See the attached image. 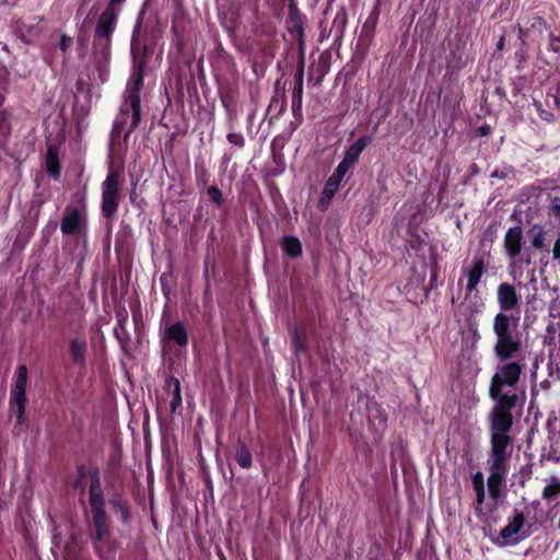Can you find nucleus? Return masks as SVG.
Masks as SVG:
<instances>
[{
	"mask_svg": "<svg viewBox=\"0 0 560 560\" xmlns=\"http://www.w3.org/2000/svg\"><path fill=\"white\" fill-rule=\"evenodd\" d=\"M491 448L487 459L490 475L487 479L489 497L486 495L485 478L481 471L471 476L475 492L474 511L480 520L488 518L500 505L503 497L505 479L509 474L511 442L490 441Z\"/></svg>",
	"mask_w": 560,
	"mask_h": 560,
	"instance_id": "f257e3e1",
	"label": "nucleus"
},
{
	"mask_svg": "<svg viewBox=\"0 0 560 560\" xmlns=\"http://www.w3.org/2000/svg\"><path fill=\"white\" fill-rule=\"evenodd\" d=\"M493 332L497 338L493 347L497 359L504 362L514 358L522 347L516 323L509 315L498 313L493 318Z\"/></svg>",
	"mask_w": 560,
	"mask_h": 560,
	"instance_id": "f03ea898",
	"label": "nucleus"
},
{
	"mask_svg": "<svg viewBox=\"0 0 560 560\" xmlns=\"http://www.w3.org/2000/svg\"><path fill=\"white\" fill-rule=\"evenodd\" d=\"M494 400L489 419H490V441L511 442L509 435L512 429L513 418L511 410L516 405L517 396H503L501 399Z\"/></svg>",
	"mask_w": 560,
	"mask_h": 560,
	"instance_id": "7ed1b4c3",
	"label": "nucleus"
},
{
	"mask_svg": "<svg viewBox=\"0 0 560 560\" xmlns=\"http://www.w3.org/2000/svg\"><path fill=\"white\" fill-rule=\"evenodd\" d=\"M522 372L523 365L516 361L498 365L490 382V398L501 399L503 396H516V394L503 392V389L504 387H514L518 383Z\"/></svg>",
	"mask_w": 560,
	"mask_h": 560,
	"instance_id": "20e7f679",
	"label": "nucleus"
},
{
	"mask_svg": "<svg viewBox=\"0 0 560 560\" xmlns=\"http://www.w3.org/2000/svg\"><path fill=\"white\" fill-rule=\"evenodd\" d=\"M143 85V77L141 72L135 73L129 80L125 91V102L121 106V113H131V121L128 133L132 132L140 122L141 105L140 91Z\"/></svg>",
	"mask_w": 560,
	"mask_h": 560,
	"instance_id": "39448f33",
	"label": "nucleus"
},
{
	"mask_svg": "<svg viewBox=\"0 0 560 560\" xmlns=\"http://www.w3.org/2000/svg\"><path fill=\"white\" fill-rule=\"evenodd\" d=\"M26 387L27 369L25 365H19L10 392V405L16 411V420L20 424L25 420Z\"/></svg>",
	"mask_w": 560,
	"mask_h": 560,
	"instance_id": "423d86ee",
	"label": "nucleus"
},
{
	"mask_svg": "<svg viewBox=\"0 0 560 560\" xmlns=\"http://www.w3.org/2000/svg\"><path fill=\"white\" fill-rule=\"evenodd\" d=\"M119 172L110 171L102 184V212L106 218L113 217L117 211L119 203Z\"/></svg>",
	"mask_w": 560,
	"mask_h": 560,
	"instance_id": "0eeeda50",
	"label": "nucleus"
},
{
	"mask_svg": "<svg viewBox=\"0 0 560 560\" xmlns=\"http://www.w3.org/2000/svg\"><path fill=\"white\" fill-rule=\"evenodd\" d=\"M525 524V516L522 512H516L509 523L500 530L493 542L499 547L513 546L523 539L522 528Z\"/></svg>",
	"mask_w": 560,
	"mask_h": 560,
	"instance_id": "6e6552de",
	"label": "nucleus"
},
{
	"mask_svg": "<svg viewBox=\"0 0 560 560\" xmlns=\"http://www.w3.org/2000/svg\"><path fill=\"white\" fill-rule=\"evenodd\" d=\"M523 232L520 226L510 228L504 236V247L511 258L509 266L511 277L516 280L522 276V270L516 268V256L520 255L522 249Z\"/></svg>",
	"mask_w": 560,
	"mask_h": 560,
	"instance_id": "1a4fd4ad",
	"label": "nucleus"
},
{
	"mask_svg": "<svg viewBox=\"0 0 560 560\" xmlns=\"http://www.w3.org/2000/svg\"><path fill=\"white\" fill-rule=\"evenodd\" d=\"M119 11V9L106 8L100 15L95 28V36L98 40L109 42L116 27Z\"/></svg>",
	"mask_w": 560,
	"mask_h": 560,
	"instance_id": "9d476101",
	"label": "nucleus"
},
{
	"mask_svg": "<svg viewBox=\"0 0 560 560\" xmlns=\"http://www.w3.org/2000/svg\"><path fill=\"white\" fill-rule=\"evenodd\" d=\"M83 223L84 217L82 212L77 207L67 206L60 224L61 232L67 235L77 234L80 232Z\"/></svg>",
	"mask_w": 560,
	"mask_h": 560,
	"instance_id": "9b49d317",
	"label": "nucleus"
},
{
	"mask_svg": "<svg viewBox=\"0 0 560 560\" xmlns=\"http://www.w3.org/2000/svg\"><path fill=\"white\" fill-rule=\"evenodd\" d=\"M162 342L165 347H170L171 345H175L179 348L186 347L188 345V334L185 325L177 322L166 327L162 336Z\"/></svg>",
	"mask_w": 560,
	"mask_h": 560,
	"instance_id": "f8f14e48",
	"label": "nucleus"
},
{
	"mask_svg": "<svg viewBox=\"0 0 560 560\" xmlns=\"http://www.w3.org/2000/svg\"><path fill=\"white\" fill-rule=\"evenodd\" d=\"M498 304L500 313L510 312L518 306L520 298L515 288L510 283H501L497 291Z\"/></svg>",
	"mask_w": 560,
	"mask_h": 560,
	"instance_id": "ddd939ff",
	"label": "nucleus"
},
{
	"mask_svg": "<svg viewBox=\"0 0 560 560\" xmlns=\"http://www.w3.org/2000/svg\"><path fill=\"white\" fill-rule=\"evenodd\" d=\"M485 271H486V266H485L483 258L476 257L472 260V265L467 272L468 279H467L466 288H467L468 292H472L474 290H476Z\"/></svg>",
	"mask_w": 560,
	"mask_h": 560,
	"instance_id": "4468645a",
	"label": "nucleus"
},
{
	"mask_svg": "<svg viewBox=\"0 0 560 560\" xmlns=\"http://www.w3.org/2000/svg\"><path fill=\"white\" fill-rule=\"evenodd\" d=\"M372 138L370 136L360 137L354 143H352L346 151L343 161L354 166L359 161L362 151L371 143Z\"/></svg>",
	"mask_w": 560,
	"mask_h": 560,
	"instance_id": "2eb2a0df",
	"label": "nucleus"
},
{
	"mask_svg": "<svg viewBox=\"0 0 560 560\" xmlns=\"http://www.w3.org/2000/svg\"><path fill=\"white\" fill-rule=\"evenodd\" d=\"M70 353L75 363L83 366L86 361V349L88 343L85 338L83 337H75L70 340L69 343Z\"/></svg>",
	"mask_w": 560,
	"mask_h": 560,
	"instance_id": "dca6fc26",
	"label": "nucleus"
},
{
	"mask_svg": "<svg viewBox=\"0 0 560 560\" xmlns=\"http://www.w3.org/2000/svg\"><path fill=\"white\" fill-rule=\"evenodd\" d=\"M165 389L172 397L170 407L172 411L175 412L177 408L182 406V390L179 380L176 377L167 378L165 382Z\"/></svg>",
	"mask_w": 560,
	"mask_h": 560,
	"instance_id": "f3484780",
	"label": "nucleus"
},
{
	"mask_svg": "<svg viewBox=\"0 0 560 560\" xmlns=\"http://www.w3.org/2000/svg\"><path fill=\"white\" fill-rule=\"evenodd\" d=\"M281 247L283 253L290 258H298L303 253L301 241L293 235H285L282 237Z\"/></svg>",
	"mask_w": 560,
	"mask_h": 560,
	"instance_id": "a211bd4d",
	"label": "nucleus"
},
{
	"mask_svg": "<svg viewBox=\"0 0 560 560\" xmlns=\"http://www.w3.org/2000/svg\"><path fill=\"white\" fill-rule=\"evenodd\" d=\"M90 505L91 511L104 509L103 490L101 488L100 479L94 478L90 486Z\"/></svg>",
	"mask_w": 560,
	"mask_h": 560,
	"instance_id": "6ab92c4d",
	"label": "nucleus"
},
{
	"mask_svg": "<svg viewBox=\"0 0 560 560\" xmlns=\"http://www.w3.org/2000/svg\"><path fill=\"white\" fill-rule=\"evenodd\" d=\"M235 459L240 467L247 469L252 466V454L248 447L243 443L238 442L236 446Z\"/></svg>",
	"mask_w": 560,
	"mask_h": 560,
	"instance_id": "aec40b11",
	"label": "nucleus"
},
{
	"mask_svg": "<svg viewBox=\"0 0 560 560\" xmlns=\"http://www.w3.org/2000/svg\"><path fill=\"white\" fill-rule=\"evenodd\" d=\"M341 182L342 180L332 175L329 176L322 192V202H329L332 199L334 195L339 189Z\"/></svg>",
	"mask_w": 560,
	"mask_h": 560,
	"instance_id": "412c9836",
	"label": "nucleus"
},
{
	"mask_svg": "<svg viewBox=\"0 0 560 560\" xmlns=\"http://www.w3.org/2000/svg\"><path fill=\"white\" fill-rule=\"evenodd\" d=\"M94 528H107L105 509L92 511Z\"/></svg>",
	"mask_w": 560,
	"mask_h": 560,
	"instance_id": "4be33fe9",
	"label": "nucleus"
},
{
	"mask_svg": "<svg viewBox=\"0 0 560 560\" xmlns=\"http://www.w3.org/2000/svg\"><path fill=\"white\" fill-rule=\"evenodd\" d=\"M351 167L353 166L342 160L331 175L342 180Z\"/></svg>",
	"mask_w": 560,
	"mask_h": 560,
	"instance_id": "5701e85b",
	"label": "nucleus"
},
{
	"mask_svg": "<svg viewBox=\"0 0 560 560\" xmlns=\"http://www.w3.org/2000/svg\"><path fill=\"white\" fill-rule=\"evenodd\" d=\"M207 194H208L209 198L211 199V201H213L214 203H217V205L222 203V201H223L222 192L220 191V189L217 186L208 187Z\"/></svg>",
	"mask_w": 560,
	"mask_h": 560,
	"instance_id": "b1692460",
	"label": "nucleus"
},
{
	"mask_svg": "<svg viewBox=\"0 0 560 560\" xmlns=\"http://www.w3.org/2000/svg\"><path fill=\"white\" fill-rule=\"evenodd\" d=\"M226 138L231 144L240 148L243 147L245 143L244 138L241 133H229Z\"/></svg>",
	"mask_w": 560,
	"mask_h": 560,
	"instance_id": "393cba45",
	"label": "nucleus"
},
{
	"mask_svg": "<svg viewBox=\"0 0 560 560\" xmlns=\"http://www.w3.org/2000/svg\"><path fill=\"white\" fill-rule=\"evenodd\" d=\"M47 167H48V172H49L50 175H52L55 177L58 175L57 162L51 156V151H49V156H48V161H47Z\"/></svg>",
	"mask_w": 560,
	"mask_h": 560,
	"instance_id": "a878e982",
	"label": "nucleus"
},
{
	"mask_svg": "<svg viewBox=\"0 0 560 560\" xmlns=\"http://www.w3.org/2000/svg\"><path fill=\"white\" fill-rule=\"evenodd\" d=\"M558 489L555 488V486H551L550 483L547 485L545 488H544V491H542V497L545 499H550L552 497H555L556 494H558Z\"/></svg>",
	"mask_w": 560,
	"mask_h": 560,
	"instance_id": "bb28decb",
	"label": "nucleus"
},
{
	"mask_svg": "<svg viewBox=\"0 0 560 560\" xmlns=\"http://www.w3.org/2000/svg\"><path fill=\"white\" fill-rule=\"evenodd\" d=\"M532 245L535 248H542L544 246V237L541 234L535 235L532 240Z\"/></svg>",
	"mask_w": 560,
	"mask_h": 560,
	"instance_id": "cd10ccee",
	"label": "nucleus"
},
{
	"mask_svg": "<svg viewBox=\"0 0 560 560\" xmlns=\"http://www.w3.org/2000/svg\"><path fill=\"white\" fill-rule=\"evenodd\" d=\"M108 528H95V541H101L107 535Z\"/></svg>",
	"mask_w": 560,
	"mask_h": 560,
	"instance_id": "c85d7f7f",
	"label": "nucleus"
},
{
	"mask_svg": "<svg viewBox=\"0 0 560 560\" xmlns=\"http://www.w3.org/2000/svg\"><path fill=\"white\" fill-rule=\"evenodd\" d=\"M551 207L557 215H560V198L555 197L551 201Z\"/></svg>",
	"mask_w": 560,
	"mask_h": 560,
	"instance_id": "c756f323",
	"label": "nucleus"
},
{
	"mask_svg": "<svg viewBox=\"0 0 560 560\" xmlns=\"http://www.w3.org/2000/svg\"><path fill=\"white\" fill-rule=\"evenodd\" d=\"M71 44V39L69 37H67L66 35H62L61 38H60V48L62 50H66Z\"/></svg>",
	"mask_w": 560,
	"mask_h": 560,
	"instance_id": "7c9ffc66",
	"label": "nucleus"
},
{
	"mask_svg": "<svg viewBox=\"0 0 560 560\" xmlns=\"http://www.w3.org/2000/svg\"><path fill=\"white\" fill-rule=\"evenodd\" d=\"M552 254L555 259H560V237L555 242Z\"/></svg>",
	"mask_w": 560,
	"mask_h": 560,
	"instance_id": "2f4dec72",
	"label": "nucleus"
},
{
	"mask_svg": "<svg viewBox=\"0 0 560 560\" xmlns=\"http://www.w3.org/2000/svg\"><path fill=\"white\" fill-rule=\"evenodd\" d=\"M207 177H208V173L206 170L202 168L199 172H197V180L198 182L206 183Z\"/></svg>",
	"mask_w": 560,
	"mask_h": 560,
	"instance_id": "473e14b6",
	"label": "nucleus"
},
{
	"mask_svg": "<svg viewBox=\"0 0 560 560\" xmlns=\"http://www.w3.org/2000/svg\"><path fill=\"white\" fill-rule=\"evenodd\" d=\"M478 131H479L480 136H488L491 132V128H490V126L485 125V126H481Z\"/></svg>",
	"mask_w": 560,
	"mask_h": 560,
	"instance_id": "72a5a7b5",
	"label": "nucleus"
},
{
	"mask_svg": "<svg viewBox=\"0 0 560 560\" xmlns=\"http://www.w3.org/2000/svg\"><path fill=\"white\" fill-rule=\"evenodd\" d=\"M124 2H125V0H110L107 8L118 9L117 7H119Z\"/></svg>",
	"mask_w": 560,
	"mask_h": 560,
	"instance_id": "f704fd0d",
	"label": "nucleus"
},
{
	"mask_svg": "<svg viewBox=\"0 0 560 560\" xmlns=\"http://www.w3.org/2000/svg\"><path fill=\"white\" fill-rule=\"evenodd\" d=\"M550 485L555 486V488L558 489V492H560V481L559 480H557L556 478H552Z\"/></svg>",
	"mask_w": 560,
	"mask_h": 560,
	"instance_id": "c9c22d12",
	"label": "nucleus"
},
{
	"mask_svg": "<svg viewBox=\"0 0 560 560\" xmlns=\"http://www.w3.org/2000/svg\"><path fill=\"white\" fill-rule=\"evenodd\" d=\"M121 516H122V521L127 522L129 515H128V511L126 509L121 510Z\"/></svg>",
	"mask_w": 560,
	"mask_h": 560,
	"instance_id": "e433bc0d",
	"label": "nucleus"
},
{
	"mask_svg": "<svg viewBox=\"0 0 560 560\" xmlns=\"http://www.w3.org/2000/svg\"><path fill=\"white\" fill-rule=\"evenodd\" d=\"M377 419H378V423L380 424H382V423H384L386 421V418L383 415H380Z\"/></svg>",
	"mask_w": 560,
	"mask_h": 560,
	"instance_id": "4c0bfd02",
	"label": "nucleus"
},
{
	"mask_svg": "<svg viewBox=\"0 0 560 560\" xmlns=\"http://www.w3.org/2000/svg\"><path fill=\"white\" fill-rule=\"evenodd\" d=\"M374 418L373 413H372V410L369 411V420L372 421Z\"/></svg>",
	"mask_w": 560,
	"mask_h": 560,
	"instance_id": "58836bf2",
	"label": "nucleus"
},
{
	"mask_svg": "<svg viewBox=\"0 0 560 560\" xmlns=\"http://www.w3.org/2000/svg\"><path fill=\"white\" fill-rule=\"evenodd\" d=\"M547 330H548L549 332H550V331H552V330H553L552 326H548V327H547Z\"/></svg>",
	"mask_w": 560,
	"mask_h": 560,
	"instance_id": "ea45409f",
	"label": "nucleus"
}]
</instances>
